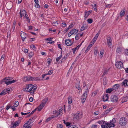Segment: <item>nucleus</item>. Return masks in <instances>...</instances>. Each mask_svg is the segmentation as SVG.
Returning <instances> with one entry per match:
<instances>
[{
  "label": "nucleus",
  "instance_id": "f257e3e1",
  "mask_svg": "<svg viewBox=\"0 0 128 128\" xmlns=\"http://www.w3.org/2000/svg\"><path fill=\"white\" fill-rule=\"evenodd\" d=\"M26 88L24 90L29 92L31 94H33L35 90L36 87H34L32 84H29L26 86Z\"/></svg>",
  "mask_w": 128,
  "mask_h": 128
},
{
  "label": "nucleus",
  "instance_id": "f03ea898",
  "mask_svg": "<svg viewBox=\"0 0 128 128\" xmlns=\"http://www.w3.org/2000/svg\"><path fill=\"white\" fill-rule=\"evenodd\" d=\"M40 79L38 77L32 76H26L24 77L23 80L24 82L39 80Z\"/></svg>",
  "mask_w": 128,
  "mask_h": 128
},
{
  "label": "nucleus",
  "instance_id": "7ed1b4c3",
  "mask_svg": "<svg viewBox=\"0 0 128 128\" xmlns=\"http://www.w3.org/2000/svg\"><path fill=\"white\" fill-rule=\"evenodd\" d=\"M48 99L47 98H45L43 100L41 103L40 105L36 108V110H38V111H40L43 108V107L45 105L46 103L47 102Z\"/></svg>",
  "mask_w": 128,
  "mask_h": 128
},
{
  "label": "nucleus",
  "instance_id": "20e7f679",
  "mask_svg": "<svg viewBox=\"0 0 128 128\" xmlns=\"http://www.w3.org/2000/svg\"><path fill=\"white\" fill-rule=\"evenodd\" d=\"M127 122V119L125 117L121 118L120 119L119 124L120 126H124L126 124Z\"/></svg>",
  "mask_w": 128,
  "mask_h": 128
},
{
  "label": "nucleus",
  "instance_id": "39448f33",
  "mask_svg": "<svg viewBox=\"0 0 128 128\" xmlns=\"http://www.w3.org/2000/svg\"><path fill=\"white\" fill-rule=\"evenodd\" d=\"M4 80H5L4 82L7 85H8L10 84L14 83L16 82V81L14 80H13L11 81V78L10 77H6L5 78Z\"/></svg>",
  "mask_w": 128,
  "mask_h": 128
},
{
  "label": "nucleus",
  "instance_id": "423d86ee",
  "mask_svg": "<svg viewBox=\"0 0 128 128\" xmlns=\"http://www.w3.org/2000/svg\"><path fill=\"white\" fill-rule=\"evenodd\" d=\"M82 116V113L78 112L74 115L73 119L75 121L81 118Z\"/></svg>",
  "mask_w": 128,
  "mask_h": 128
},
{
  "label": "nucleus",
  "instance_id": "0eeeda50",
  "mask_svg": "<svg viewBox=\"0 0 128 128\" xmlns=\"http://www.w3.org/2000/svg\"><path fill=\"white\" fill-rule=\"evenodd\" d=\"M116 120L115 119L113 118L112 120L110 121V123H107L105 124L108 126L109 128L114 127L115 126L114 124L116 122Z\"/></svg>",
  "mask_w": 128,
  "mask_h": 128
},
{
  "label": "nucleus",
  "instance_id": "6e6552de",
  "mask_svg": "<svg viewBox=\"0 0 128 128\" xmlns=\"http://www.w3.org/2000/svg\"><path fill=\"white\" fill-rule=\"evenodd\" d=\"M116 66L118 68L120 69L123 67V64L121 61H118L116 63Z\"/></svg>",
  "mask_w": 128,
  "mask_h": 128
},
{
  "label": "nucleus",
  "instance_id": "1a4fd4ad",
  "mask_svg": "<svg viewBox=\"0 0 128 128\" xmlns=\"http://www.w3.org/2000/svg\"><path fill=\"white\" fill-rule=\"evenodd\" d=\"M118 99V97L116 95L112 96L110 97L111 101L113 102H116Z\"/></svg>",
  "mask_w": 128,
  "mask_h": 128
},
{
  "label": "nucleus",
  "instance_id": "9d476101",
  "mask_svg": "<svg viewBox=\"0 0 128 128\" xmlns=\"http://www.w3.org/2000/svg\"><path fill=\"white\" fill-rule=\"evenodd\" d=\"M112 40L111 38L110 37L107 38V42L108 44L109 45V47H111V46L112 45Z\"/></svg>",
  "mask_w": 128,
  "mask_h": 128
},
{
  "label": "nucleus",
  "instance_id": "9b49d317",
  "mask_svg": "<svg viewBox=\"0 0 128 128\" xmlns=\"http://www.w3.org/2000/svg\"><path fill=\"white\" fill-rule=\"evenodd\" d=\"M26 13V12L25 10H20V18H22L23 16H24Z\"/></svg>",
  "mask_w": 128,
  "mask_h": 128
},
{
  "label": "nucleus",
  "instance_id": "f8f14e48",
  "mask_svg": "<svg viewBox=\"0 0 128 128\" xmlns=\"http://www.w3.org/2000/svg\"><path fill=\"white\" fill-rule=\"evenodd\" d=\"M86 88L84 93L82 95L83 96H87V95L88 94L89 88H88V86L86 87Z\"/></svg>",
  "mask_w": 128,
  "mask_h": 128
},
{
  "label": "nucleus",
  "instance_id": "ddd939ff",
  "mask_svg": "<svg viewBox=\"0 0 128 128\" xmlns=\"http://www.w3.org/2000/svg\"><path fill=\"white\" fill-rule=\"evenodd\" d=\"M26 34L23 32H22L20 33V36L22 38V41L24 42L26 37Z\"/></svg>",
  "mask_w": 128,
  "mask_h": 128
},
{
  "label": "nucleus",
  "instance_id": "4468645a",
  "mask_svg": "<svg viewBox=\"0 0 128 128\" xmlns=\"http://www.w3.org/2000/svg\"><path fill=\"white\" fill-rule=\"evenodd\" d=\"M65 43L68 46H70L72 44L71 40L70 39L66 40L65 41Z\"/></svg>",
  "mask_w": 128,
  "mask_h": 128
},
{
  "label": "nucleus",
  "instance_id": "2eb2a0df",
  "mask_svg": "<svg viewBox=\"0 0 128 128\" xmlns=\"http://www.w3.org/2000/svg\"><path fill=\"white\" fill-rule=\"evenodd\" d=\"M108 98V94H106L104 96L103 98V101L104 102L107 101Z\"/></svg>",
  "mask_w": 128,
  "mask_h": 128
},
{
  "label": "nucleus",
  "instance_id": "dca6fc26",
  "mask_svg": "<svg viewBox=\"0 0 128 128\" xmlns=\"http://www.w3.org/2000/svg\"><path fill=\"white\" fill-rule=\"evenodd\" d=\"M120 87V85L118 84H116L114 85L112 87V88L113 90H117Z\"/></svg>",
  "mask_w": 128,
  "mask_h": 128
},
{
  "label": "nucleus",
  "instance_id": "f3484780",
  "mask_svg": "<svg viewBox=\"0 0 128 128\" xmlns=\"http://www.w3.org/2000/svg\"><path fill=\"white\" fill-rule=\"evenodd\" d=\"M20 121L18 120L16 121L14 124H13V128H15L16 126H18L19 124L20 123Z\"/></svg>",
  "mask_w": 128,
  "mask_h": 128
},
{
  "label": "nucleus",
  "instance_id": "a211bd4d",
  "mask_svg": "<svg viewBox=\"0 0 128 128\" xmlns=\"http://www.w3.org/2000/svg\"><path fill=\"white\" fill-rule=\"evenodd\" d=\"M122 50L121 47H118L117 48L116 50V53L117 54L120 53L122 51Z\"/></svg>",
  "mask_w": 128,
  "mask_h": 128
},
{
  "label": "nucleus",
  "instance_id": "6ab92c4d",
  "mask_svg": "<svg viewBox=\"0 0 128 128\" xmlns=\"http://www.w3.org/2000/svg\"><path fill=\"white\" fill-rule=\"evenodd\" d=\"M68 104H71L72 103V97L70 96H68Z\"/></svg>",
  "mask_w": 128,
  "mask_h": 128
},
{
  "label": "nucleus",
  "instance_id": "aec40b11",
  "mask_svg": "<svg viewBox=\"0 0 128 128\" xmlns=\"http://www.w3.org/2000/svg\"><path fill=\"white\" fill-rule=\"evenodd\" d=\"M70 32L72 34H76L78 32V30H72Z\"/></svg>",
  "mask_w": 128,
  "mask_h": 128
},
{
  "label": "nucleus",
  "instance_id": "412c9836",
  "mask_svg": "<svg viewBox=\"0 0 128 128\" xmlns=\"http://www.w3.org/2000/svg\"><path fill=\"white\" fill-rule=\"evenodd\" d=\"M128 100V97L127 96H126L124 97L123 98L122 100V103H124V102H126Z\"/></svg>",
  "mask_w": 128,
  "mask_h": 128
},
{
  "label": "nucleus",
  "instance_id": "4be33fe9",
  "mask_svg": "<svg viewBox=\"0 0 128 128\" xmlns=\"http://www.w3.org/2000/svg\"><path fill=\"white\" fill-rule=\"evenodd\" d=\"M87 28L88 26L87 25H83L81 27L80 30L82 31L87 29Z\"/></svg>",
  "mask_w": 128,
  "mask_h": 128
},
{
  "label": "nucleus",
  "instance_id": "5701e85b",
  "mask_svg": "<svg viewBox=\"0 0 128 128\" xmlns=\"http://www.w3.org/2000/svg\"><path fill=\"white\" fill-rule=\"evenodd\" d=\"M90 13H91L90 11L87 12H85L84 16L85 18H87L88 16L90 14Z\"/></svg>",
  "mask_w": 128,
  "mask_h": 128
},
{
  "label": "nucleus",
  "instance_id": "b1692460",
  "mask_svg": "<svg viewBox=\"0 0 128 128\" xmlns=\"http://www.w3.org/2000/svg\"><path fill=\"white\" fill-rule=\"evenodd\" d=\"M128 80H125L123 82L122 84V85H124L125 86H128V84H127V82Z\"/></svg>",
  "mask_w": 128,
  "mask_h": 128
},
{
  "label": "nucleus",
  "instance_id": "393cba45",
  "mask_svg": "<svg viewBox=\"0 0 128 128\" xmlns=\"http://www.w3.org/2000/svg\"><path fill=\"white\" fill-rule=\"evenodd\" d=\"M24 17L26 18L27 20V21L29 22H30V19L28 16L27 14H26L24 16Z\"/></svg>",
  "mask_w": 128,
  "mask_h": 128
},
{
  "label": "nucleus",
  "instance_id": "a878e982",
  "mask_svg": "<svg viewBox=\"0 0 128 128\" xmlns=\"http://www.w3.org/2000/svg\"><path fill=\"white\" fill-rule=\"evenodd\" d=\"M86 96H82L81 99L82 102V103H84L85 102L86 100Z\"/></svg>",
  "mask_w": 128,
  "mask_h": 128
},
{
  "label": "nucleus",
  "instance_id": "bb28decb",
  "mask_svg": "<svg viewBox=\"0 0 128 128\" xmlns=\"http://www.w3.org/2000/svg\"><path fill=\"white\" fill-rule=\"evenodd\" d=\"M113 90L112 88H108L106 90V92L108 93H110Z\"/></svg>",
  "mask_w": 128,
  "mask_h": 128
},
{
  "label": "nucleus",
  "instance_id": "cd10ccee",
  "mask_svg": "<svg viewBox=\"0 0 128 128\" xmlns=\"http://www.w3.org/2000/svg\"><path fill=\"white\" fill-rule=\"evenodd\" d=\"M34 121V119L33 118H31L27 122H28L29 123V124H30L33 122Z\"/></svg>",
  "mask_w": 128,
  "mask_h": 128
},
{
  "label": "nucleus",
  "instance_id": "c85d7f7f",
  "mask_svg": "<svg viewBox=\"0 0 128 128\" xmlns=\"http://www.w3.org/2000/svg\"><path fill=\"white\" fill-rule=\"evenodd\" d=\"M104 50H101L100 51V56L101 58H102L104 54Z\"/></svg>",
  "mask_w": 128,
  "mask_h": 128
},
{
  "label": "nucleus",
  "instance_id": "c756f323",
  "mask_svg": "<svg viewBox=\"0 0 128 128\" xmlns=\"http://www.w3.org/2000/svg\"><path fill=\"white\" fill-rule=\"evenodd\" d=\"M76 87L79 90H80V87L79 84L78 83L76 84Z\"/></svg>",
  "mask_w": 128,
  "mask_h": 128
},
{
  "label": "nucleus",
  "instance_id": "7c9ffc66",
  "mask_svg": "<svg viewBox=\"0 0 128 128\" xmlns=\"http://www.w3.org/2000/svg\"><path fill=\"white\" fill-rule=\"evenodd\" d=\"M125 14V11L124 10H122L120 12V16L122 17L124 16Z\"/></svg>",
  "mask_w": 128,
  "mask_h": 128
},
{
  "label": "nucleus",
  "instance_id": "2f4dec72",
  "mask_svg": "<svg viewBox=\"0 0 128 128\" xmlns=\"http://www.w3.org/2000/svg\"><path fill=\"white\" fill-rule=\"evenodd\" d=\"M68 128H78L75 125H71L68 127Z\"/></svg>",
  "mask_w": 128,
  "mask_h": 128
},
{
  "label": "nucleus",
  "instance_id": "473e14b6",
  "mask_svg": "<svg viewBox=\"0 0 128 128\" xmlns=\"http://www.w3.org/2000/svg\"><path fill=\"white\" fill-rule=\"evenodd\" d=\"M11 88H8L4 89V91L6 92L7 93L9 92V91L11 90Z\"/></svg>",
  "mask_w": 128,
  "mask_h": 128
},
{
  "label": "nucleus",
  "instance_id": "72a5a7b5",
  "mask_svg": "<svg viewBox=\"0 0 128 128\" xmlns=\"http://www.w3.org/2000/svg\"><path fill=\"white\" fill-rule=\"evenodd\" d=\"M62 56V52L61 54L60 55V56H59V57H58L56 59V61H57V62H58L59 60L61 58Z\"/></svg>",
  "mask_w": 128,
  "mask_h": 128
},
{
  "label": "nucleus",
  "instance_id": "f704fd0d",
  "mask_svg": "<svg viewBox=\"0 0 128 128\" xmlns=\"http://www.w3.org/2000/svg\"><path fill=\"white\" fill-rule=\"evenodd\" d=\"M89 24L92 23L93 22V20L92 19H88L87 20Z\"/></svg>",
  "mask_w": 128,
  "mask_h": 128
},
{
  "label": "nucleus",
  "instance_id": "c9c22d12",
  "mask_svg": "<svg viewBox=\"0 0 128 128\" xmlns=\"http://www.w3.org/2000/svg\"><path fill=\"white\" fill-rule=\"evenodd\" d=\"M19 104V102L18 101H16L15 102L14 106L15 107L17 106Z\"/></svg>",
  "mask_w": 128,
  "mask_h": 128
},
{
  "label": "nucleus",
  "instance_id": "e433bc0d",
  "mask_svg": "<svg viewBox=\"0 0 128 128\" xmlns=\"http://www.w3.org/2000/svg\"><path fill=\"white\" fill-rule=\"evenodd\" d=\"M29 124V123L28 122H26L25 124L23 126V127H25L26 128L28 126V125Z\"/></svg>",
  "mask_w": 128,
  "mask_h": 128
},
{
  "label": "nucleus",
  "instance_id": "4c0bfd02",
  "mask_svg": "<svg viewBox=\"0 0 128 128\" xmlns=\"http://www.w3.org/2000/svg\"><path fill=\"white\" fill-rule=\"evenodd\" d=\"M53 73V70H50L49 71L48 73L46 74L47 75H51Z\"/></svg>",
  "mask_w": 128,
  "mask_h": 128
},
{
  "label": "nucleus",
  "instance_id": "58836bf2",
  "mask_svg": "<svg viewBox=\"0 0 128 128\" xmlns=\"http://www.w3.org/2000/svg\"><path fill=\"white\" fill-rule=\"evenodd\" d=\"M7 93V92H6L4 91H4H2L1 93L0 94L1 95H3L5 94H6Z\"/></svg>",
  "mask_w": 128,
  "mask_h": 128
},
{
  "label": "nucleus",
  "instance_id": "ea45409f",
  "mask_svg": "<svg viewBox=\"0 0 128 128\" xmlns=\"http://www.w3.org/2000/svg\"><path fill=\"white\" fill-rule=\"evenodd\" d=\"M52 24L53 26H56L57 24L58 23L56 21H54L52 23Z\"/></svg>",
  "mask_w": 128,
  "mask_h": 128
},
{
  "label": "nucleus",
  "instance_id": "a19ab883",
  "mask_svg": "<svg viewBox=\"0 0 128 128\" xmlns=\"http://www.w3.org/2000/svg\"><path fill=\"white\" fill-rule=\"evenodd\" d=\"M52 60L50 58L48 59L47 60V62L48 64H49L51 62Z\"/></svg>",
  "mask_w": 128,
  "mask_h": 128
},
{
  "label": "nucleus",
  "instance_id": "79ce46f5",
  "mask_svg": "<svg viewBox=\"0 0 128 128\" xmlns=\"http://www.w3.org/2000/svg\"><path fill=\"white\" fill-rule=\"evenodd\" d=\"M77 48H73L72 49V52H73V53L74 54L75 53V52H76V49H77Z\"/></svg>",
  "mask_w": 128,
  "mask_h": 128
},
{
  "label": "nucleus",
  "instance_id": "37998d69",
  "mask_svg": "<svg viewBox=\"0 0 128 128\" xmlns=\"http://www.w3.org/2000/svg\"><path fill=\"white\" fill-rule=\"evenodd\" d=\"M44 40H46V41H51L52 40V39L51 38H45Z\"/></svg>",
  "mask_w": 128,
  "mask_h": 128
},
{
  "label": "nucleus",
  "instance_id": "c03bdc74",
  "mask_svg": "<svg viewBox=\"0 0 128 128\" xmlns=\"http://www.w3.org/2000/svg\"><path fill=\"white\" fill-rule=\"evenodd\" d=\"M57 127L58 128H62L63 127V126L61 124H58L57 126Z\"/></svg>",
  "mask_w": 128,
  "mask_h": 128
},
{
  "label": "nucleus",
  "instance_id": "a18cd8bd",
  "mask_svg": "<svg viewBox=\"0 0 128 128\" xmlns=\"http://www.w3.org/2000/svg\"><path fill=\"white\" fill-rule=\"evenodd\" d=\"M91 48V46H88L87 48H86V50L85 51V52H86V51H88L90 48Z\"/></svg>",
  "mask_w": 128,
  "mask_h": 128
},
{
  "label": "nucleus",
  "instance_id": "49530a36",
  "mask_svg": "<svg viewBox=\"0 0 128 128\" xmlns=\"http://www.w3.org/2000/svg\"><path fill=\"white\" fill-rule=\"evenodd\" d=\"M36 108L34 110H33L32 112L30 113V114L28 115V116H29L30 114H32L36 111Z\"/></svg>",
  "mask_w": 128,
  "mask_h": 128
},
{
  "label": "nucleus",
  "instance_id": "de8ad7c7",
  "mask_svg": "<svg viewBox=\"0 0 128 128\" xmlns=\"http://www.w3.org/2000/svg\"><path fill=\"white\" fill-rule=\"evenodd\" d=\"M36 4L35 6V7L37 8H39L40 7V6L39 4H38V2L37 3H36Z\"/></svg>",
  "mask_w": 128,
  "mask_h": 128
},
{
  "label": "nucleus",
  "instance_id": "09e8293b",
  "mask_svg": "<svg viewBox=\"0 0 128 128\" xmlns=\"http://www.w3.org/2000/svg\"><path fill=\"white\" fill-rule=\"evenodd\" d=\"M107 126H105L104 124L101 125V127L102 128H108Z\"/></svg>",
  "mask_w": 128,
  "mask_h": 128
},
{
  "label": "nucleus",
  "instance_id": "8fccbe9b",
  "mask_svg": "<svg viewBox=\"0 0 128 128\" xmlns=\"http://www.w3.org/2000/svg\"><path fill=\"white\" fill-rule=\"evenodd\" d=\"M96 4H94V6H93L94 8V10L96 12L97 9H96Z\"/></svg>",
  "mask_w": 128,
  "mask_h": 128
},
{
  "label": "nucleus",
  "instance_id": "3c124183",
  "mask_svg": "<svg viewBox=\"0 0 128 128\" xmlns=\"http://www.w3.org/2000/svg\"><path fill=\"white\" fill-rule=\"evenodd\" d=\"M30 112H27V113H24L23 112H21V114L22 115H26L27 114H28L29 113H30Z\"/></svg>",
  "mask_w": 128,
  "mask_h": 128
},
{
  "label": "nucleus",
  "instance_id": "603ef678",
  "mask_svg": "<svg viewBox=\"0 0 128 128\" xmlns=\"http://www.w3.org/2000/svg\"><path fill=\"white\" fill-rule=\"evenodd\" d=\"M23 50L25 53H27L28 51V49H26L25 48Z\"/></svg>",
  "mask_w": 128,
  "mask_h": 128
},
{
  "label": "nucleus",
  "instance_id": "864d4df0",
  "mask_svg": "<svg viewBox=\"0 0 128 128\" xmlns=\"http://www.w3.org/2000/svg\"><path fill=\"white\" fill-rule=\"evenodd\" d=\"M33 55V54L32 53H31L30 54H29L28 56L30 58L32 57Z\"/></svg>",
  "mask_w": 128,
  "mask_h": 128
},
{
  "label": "nucleus",
  "instance_id": "5fc2aeb1",
  "mask_svg": "<svg viewBox=\"0 0 128 128\" xmlns=\"http://www.w3.org/2000/svg\"><path fill=\"white\" fill-rule=\"evenodd\" d=\"M79 38L78 34H77L76 36L75 39L76 40H78Z\"/></svg>",
  "mask_w": 128,
  "mask_h": 128
},
{
  "label": "nucleus",
  "instance_id": "6e6d98bb",
  "mask_svg": "<svg viewBox=\"0 0 128 128\" xmlns=\"http://www.w3.org/2000/svg\"><path fill=\"white\" fill-rule=\"evenodd\" d=\"M15 24H14V23L13 24L12 27V29H13V31H14V30L15 28Z\"/></svg>",
  "mask_w": 128,
  "mask_h": 128
},
{
  "label": "nucleus",
  "instance_id": "4d7b16f0",
  "mask_svg": "<svg viewBox=\"0 0 128 128\" xmlns=\"http://www.w3.org/2000/svg\"><path fill=\"white\" fill-rule=\"evenodd\" d=\"M98 123L99 124H104V122L103 120L99 121L98 122Z\"/></svg>",
  "mask_w": 128,
  "mask_h": 128
},
{
  "label": "nucleus",
  "instance_id": "13d9d810",
  "mask_svg": "<svg viewBox=\"0 0 128 128\" xmlns=\"http://www.w3.org/2000/svg\"><path fill=\"white\" fill-rule=\"evenodd\" d=\"M125 54L126 55L128 56V49L125 50Z\"/></svg>",
  "mask_w": 128,
  "mask_h": 128
},
{
  "label": "nucleus",
  "instance_id": "bf43d9fd",
  "mask_svg": "<svg viewBox=\"0 0 128 128\" xmlns=\"http://www.w3.org/2000/svg\"><path fill=\"white\" fill-rule=\"evenodd\" d=\"M52 118L51 117H49L46 120V122H48V121L50 120L51 118Z\"/></svg>",
  "mask_w": 128,
  "mask_h": 128
},
{
  "label": "nucleus",
  "instance_id": "052dcab7",
  "mask_svg": "<svg viewBox=\"0 0 128 128\" xmlns=\"http://www.w3.org/2000/svg\"><path fill=\"white\" fill-rule=\"evenodd\" d=\"M4 55H3L2 56L0 59L1 61H2L4 60Z\"/></svg>",
  "mask_w": 128,
  "mask_h": 128
},
{
  "label": "nucleus",
  "instance_id": "680f3d73",
  "mask_svg": "<svg viewBox=\"0 0 128 128\" xmlns=\"http://www.w3.org/2000/svg\"><path fill=\"white\" fill-rule=\"evenodd\" d=\"M30 47L32 49H34L35 48V46L33 44L31 45Z\"/></svg>",
  "mask_w": 128,
  "mask_h": 128
},
{
  "label": "nucleus",
  "instance_id": "e2e57ef3",
  "mask_svg": "<svg viewBox=\"0 0 128 128\" xmlns=\"http://www.w3.org/2000/svg\"><path fill=\"white\" fill-rule=\"evenodd\" d=\"M94 54H95V55L97 56V51L96 50H95L94 51Z\"/></svg>",
  "mask_w": 128,
  "mask_h": 128
},
{
  "label": "nucleus",
  "instance_id": "0e129e2a",
  "mask_svg": "<svg viewBox=\"0 0 128 128\" xmlns=\"http://www.w3.org/2000/svg\"><path fill=\"white\" fill-rule=\"evenodd\" d=\"M66 24L64 23L63 22L62 24V26L63 27L66 26Z\"/></svg>",
  "mask_w": 128,
  "mask_h": 128
},
{
  "label": "nucleus",
  "instance_id": "69168bd1",
  "mask_svg": "<svg viewBox=\"0 0 128 128\" xmlns=\"http://www.w3.org/2000/svg\"><path fill=\"white\" fill-rule=\"evenodd\" d=\"M86 86V82H83V88H84Z\"/></svg>",
  "mask_w": 128,
  "mask_h": 128
},
{
  "label": "nucleus",
  "instance_id": "338daca9",
  "mask_svg": "<svg viewBox=\"0 0 128 128\" xmlns=\"http://www.w3.org/2000/svg\"><path fill=\"white\" fill-rule=\"evenodd\" d=\"M68 56V54H66L64 56V57L65 59H66L67 58V57Z\"/></svg>",
  "mask_w": 128,
  "mask_h": 128
},
{
  "label": "nucleus",
  "instance_id": "774afa93",
  "mask_svg": "<svg viewBox=\"0 0 128 128\" xmlns=\"http://www.w3.org/2000/svg\"><path fill=\"white\" fill-rule=\"evenodd\" d=\"M33 100V98H32L30 97L29 99V100L31 102H32Z\"/></svg>",
  "mask_w": 128,
  "mask_h": 128
}]
</instances>
